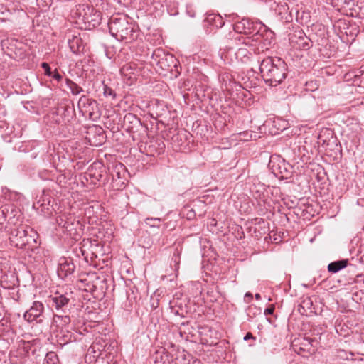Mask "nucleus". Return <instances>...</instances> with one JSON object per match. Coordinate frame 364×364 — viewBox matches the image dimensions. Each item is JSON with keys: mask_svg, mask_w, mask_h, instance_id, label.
<instances>
[{"mask_svg": "<svg viewBox=\"0 0 364 364\" xmlns=\"http://www.w3.org/2000/svg\"><path fill=\"white\" fill-rule=\"evenodd\" d=\"M363 14H364V11L363 12Z\"/></svg>", "mask_w": 364, "mask_h": 364, "instance_id": "49530a36", "label": "nucleus"}, {"mask_svg": "<svg viewBox=\"0 0 364 364\" xmlns=\"http://www.w3.org/2000/svg\"><path fill=\"white\" fill-rule=\"evenodd\" d=\"M100 136L101 137L102 139V141H103L105 139V136H104V133L102 132V134H100ZM102 141H100L99 142L98 144H93L92 145H95V146H98L100 144H102Z\"/></svg>", "mask_w": 364, "mask_h": 364, "instance_id": "f704fd0d", "label": "nucleus"}, {"mask_svg": "<svg viewBox=\"0 0 364 364\" xmlns=\"http://www.w3.org/2000/svg\"><path fill=\"white\" fill-rule=\"evenodd\" d=\"M77 10L79 15L82 16L83 21L88 22L95 21V18L92 16L94 11L92 6H90L88 4H79Z\"/></svg>", "mask_w": 364, "mask_h": 364, "instance_id": "ddd939ff", "label": "nucleus"}, {"mask_svg": "<svg viewBox=\"0 0 364 364\" xmlns=\"http://www.w3.org/2000/svg\"><path fill=\"white\" fill-rule=\"evenodd\" d=\"M154 61L160 66L162 69H165L166 61L169 58L173 60V57L171 55H166L162 49L155 50L151 55Z\"/></svg>", "mask_w": 364, "mask_h": 364, "instance_id": "f8f14e48", "label": "nucleus"}, {"mask_svg": "<svg viewBox=\"0 0 364 364\" xmlns=\"http://www.w3.org/2000/svg\"><path fill=\"white\" fill-rule=\"evenodd\" d=\"M234 30L239 33H244L245 36H250L255 32V26L248 18H242L234 24Z\"/></svg>", "mask_w": 364, "mask_h": 364, "instance_id": "9b49d317", "label": "nucleus"}, {"mask_svg": "<svg viewBox=\"0 0 364 364\" xmlns=\"http://www.w3.org/2000/svg\"><path fill=\"white\" fill-rule=\"evenodd\" d=\"M147 221H152V222L158 221V222H159V221H160V219H159V218H148V219H147ZM146 223H147V224H149V225H151V226H154V225H155L154 223L153 224H151V223H149V222H146Z\"/></svg>", "mask_w": 364, "mask_h": 364, "instance_id": "473e14b6", "label": "nucleus"}, {"mask_svg": "<svg viewBox=\"0 0 364 364\" xmlns=\"http://www.w3.org/2000/svg\"><path fill=\"white\" fill-rule=\"evenodd\" d=\"M264 39L263 34L258 31L252 36H240L232 41V46L228 49V53L234 54L235 58L242 63H247L255 51L254 47L257 42Z\"/></svg>", "mask_w": 364, "mask_h": 364, "instance_id": "f03ea898", "label": "nucleus"}, {"mask_svg": "<svg viewBox=\"0 0 364 364\" xmlns=\"http://www.w3.org/2000/svg\"><path fill=\"white\" fill-rule=\"evenodd\" d=\"M103 90H104L103 93L105 97L111 96V97H112L113 99L115 97V94H114V91L108 86L105 85Z\"/></svg>", "mask_w": 364, "mask_h": 364, "instance_id": "bb28decb", "label": "nucleus"}, {"mask_svg": "<svg viewBox=\"0 0 364 364\" xmlns=\"http://www.w3.org/2000/svg\"><path fill=\"white\" fill-rule=\"evenodd\" d=\"M348 260L342 259L330 263L328 265V270L331 273H336L346 267Z\"/></svg>", "mask_w": 364, "mask_h": 364, "instance_id": "6ab92c4d", "label": "nucleus"}, {"mask_svg": "<svg viewBox=\"0 0 364 364\" xmlns=\"http://www.w3.org/2000/svg\"><path fill=\"white\" fill-rule=\"evenodd\" d=\"M75 269V266L71 261L65 259L63 262L60 264L58 272L60 277H65L72 274L74 272Z\"/></svg>", "mask_w": 364, "mask_h": 364, "instance_id": "2eb2a0df", "label": "nucleus"}, {"mask_svg": "<svg viewBox=\"0 0 364 364\" xmlns=\"http://www.w3.org/2000/svg\"><path fill=\"white\" fill-rule=\"evenodd\" d=\"M250 338H254V337H253V336H252V334L251 333H247L245 336V337H244V340H245V341H247V340H249V339H250Z\"/></svg>", "mask_w": 364, "mask_h": 364, "instance_id": "72a5a7b5", "label": "nucleus"}, {"mask_svg": "<svg viewBox=\"0 0 364 364\" xmlns=\"http://www.w3.org/2000/svg\"><path fill=\"white\" fill-rule=\"evenodd\" d=\"M255 297H256L257 299H259L260 298V295H259V294H257L255 295Z\"/></svg>", "mask_w": 364, "mask_h": 364, "instance_id": "a19ab883", "label": "nucleus"}, {"mask_svg": "<svg viewBox=\"0 0 364 364\" xmlns=\"http://www.w3.org/2000/svg\"><path fill=\"white\" fill-rule=\"evenodd\" d=\"M259 70L265 83L276 87L287 77L288 67L280 58L267 57L261 61Z\"/></svg>", "mask_w": 364, "mask_h": 364, "instance_id": "f257e3e1", "label": "nucleus"}, {"mask_svg": "<svg viewBox=\"0 0 364 364\" xmlns=\"http://www.w3.org/2000/svg\"><path fill=\"white\" fill-rule=\"evenodd\" d=\"M343 5H346L350 7L351 11H354L355 13L359 14L361 11V6L364 5V1H342ZM345 8V6H342L341 9L338 10L341 11Z\"/></svg>", "mask_w": 364, "mask_h": 364, "instance_id": "aec40b11", "label": "nucleus"}, {"mask_svg": "<svg viewBox=\"0 0 364 364\" xmlns=\"http://www.w3.org/2000/svg\"><path fill=\"white\" fill-rule=\"evenodd\" d=\"M78 107L82 114L94 119L99 116V108L97 102L82 95L78 101Z\"/></svg>", "mask_w": 364, "mask_h": 364, "instance_id": "0eeeda50", "label": "nucleus"}, {"mask_svg": "<svg viewBox=\"0 0 364 364\" xmlns=\"http://www.w3.org/2000/svg\"><path fill=\"white\" fill-rule=\"evenodd\" d=\"M124 124L127 123L133 124L134 126L140 125L141 124V120L134 114L127 113L124 117Z\"/></svg>", "mask_w": 364, "mask_h": 364, "instance_id": "5701e85b", "label": "nucleus"}, {"mask_svg": "<svg viewBox=\"0 0 364 364\" xmlns=\"http://www.w3.org/2000/svg\"><path fill=\"white\" fill-rule=\"evenodd\" d=\"M333 355L339 360H349L352 359L353 354L351 352L347 351L341 348H336L333 352Z\"/></svg>", "mask_w": 364, "mask_h": 364, "instance_id": "412c9836", "label": "nucleus"}, {"mask_svg": "<svg viewBox=\"0 0 364 364\" xmlns=\"http://www.w3.org/2000/svg\"><path fill=\"white\" fill-rule=\"evenodd\" d=\"M68 45L70 50L75 54L83 51L84 45L80 36L73 35L71 38L68 39Z\"/></svg>", "mask_w": 364, "mask_h": 364, "instance_id": "4468645a", "label": "nucleus"}, {"mask_svg": "<svg viewBox=\"0 0 364 364\" xmlns=\"http://www.w3.org/2000/svg\"><path fill=\"white\" fill-rule=\"evenodd\" d=\"M349 14H350V15H351V16H353V11H351Z\"/></svg>", "mask_w": 364, "mask_h": 364, "instance_id": "a18cd8bd", "label": "nucleus"}, {"mask_svg": "<svg viewBox=\"0 0 364 364\" xmlns=\"http://www.w3.org/2000/svg\"><path fill=\"white\" fill-rule=\"evenodd\" d=\"M245 296L252 298V294L250 293H246Z\"/></svg>", "mask_w": 364, "mask_h": 364, "instance_id": "58836bf2", "label": "nucleus"}, {"mask_svg": "<svg viewBox=\"0 0 364 364\" xmlns=\"http://www.w3.org/2000/svg\"><path fill=\"white\" fill-rule=\"evenodd\" d=\"M312 305H313V303H312V301L310 299V298H306L301 301V303L300 304V307L303 309H311Z\"/></svg>", "mask_w": 364, "mask_h": 364, "instance_id": "a878e982", "label": "nucleus"}, {"mask_svg": "<svg viewBox=\"0 0 364 364\" xmlns=\"http://www.w3.org/2000/svg\"><path fill=\"white\" fill-rule=\"evenodd\" d=\"M42 68L44 70V74L47 76H51L52 71L50 70V65L47 63H43L41 64Z\"/></svg>", "mask_w": 364, "mask_h": 364, "instance_id": "cd10ccee", "label": "nucleus"}, {"mask_svg": "<svg viewBox=\"0 0 364 364\" xmlns=\"http://www.w3.org/2000/svg\"><path fill=\"white\" fill-rule=\"evenodd\" d=\"M124 174L125 166L122 163L113 165L110 170V175L113 181L122 178Z\"/></svg>", "mask_w": 364, "mask_h": 364, "instance_id": "f3484780", "label": "nucleus"}, {"mask_svg": "<svg viewBox=\"0 0 364 364\" xmlns=\"http://www.w3.org/2000/svg\"><path fill=\"white\" fill-rule=\"evenodd\" d=\"M261 26H262L264 28V30L267 32L266 35L267 36H270V40L268 42V44H270L271 43V40L273 39V36H274V33L270 31L269 33L267 32V28L266 27V26L264 25H262Z\"/></svg>", "mask_w": 364, "mask_h": 364, "instance_id": "c756f323", "label": "nucleus"}, {"mask_svg": "<svg viewBox=\"0 0 364 364\" xmlns=\"http://www.w3.org/2000/svg\"><path fill=\"white\" fill-rule=\"evenodd\" d=\"M269 167L272 173L279 178L287 179L291 176V166L279 157H272Z\"/></svg>", "mask_w": 364, "mask_h": 364, "instance_id": "423d86ee", "label": "nucleus"}, {"mask_svg": "<svg viewBox=\"0 0 364 364\" xmlns=\"http://www.w3.org/2000/svg\"><path fill=\"white\" fill-rule=\"evenodd\" d=\"M80 251L82 252V254L84 255V250H82V248L80 249Z\"/></svg>", "mask_w": 364, "mask_h": 364, "instance_id": "37998d69", "label": "nucleus"}, {"mask_svg": "<svg viewBox=\"0 0 364 364\" xmlns=\"http://www.w3.org/2000/svg\"><path fill=\"white\" fill-rule=\"evenodd\" d=\"M274 307H271V308H267L264 310V314L266 315L267 314H272L273 312H274Z\"/></svg>", "mask_w": 364, "mask_h": 364, "instance_id": "2f4dec72", "label": "nucleus"}, {"mask_svg": "<svg viewBox=\"0 0 364 364\" xmlns=\"http://www.w3.org/2000/svg\"><path fill=\"white\" fill-rule=\"evenodd\" d=\"M317 345L318 341L314 338L299 336L292 341L291 346L296 353L308 357L316 350Z\"/></svg>", "mask_w": 364, "mask_h": 364, "instance_id": "39448f33", "label": "nucleus"}, {"mask_svg": "<svg viewBox=\"0 0 364 364\" xmlns=\"http://www.w3.org/2000/svg\"><path fill=\"white\" fill-rule=\"evenodd\" d=\"M235 88H236V90H237H237H240V89L242 88V87H241V85H237V84H235Z\"/></svg>", "mask_w": 364, "mask_h": 364, "instance_id": "4c0bfd02", "label": "nucleus"}, {"mask_svg": "<svg viewBox=\"0 0 364 364\" xmlns=\"http://www.w3.org/2000/svg\"><path fill=\"white\" fill-rule=\"evenodd\" d=\"M70 323V318L69 316H60L54 314L53 318V325L58 328H63L67 327Z\"/></svg>", "mask_w": 364, "mask_h": 364, "instance_id": "a211bd4d", "label": "nucleus"}, {"mask_svg": "<svg viewBox=\"0 0 364 364\" xmlns=\"http://www.w3.org/2000/svg\"><path fill=\"white\" fill-rule=\"evenodd\" d=\"M43 364H59L58 358L55 353L54 352H48Z\"/></svg>", "mask_w": 364, "mask_h": 364, "instance_id": "b1692460", "label": "nucleus"}, {"mask_svg": "<svg viewBox=\"0 0 364 364\" xmlns=\"http://www.w3.org/2000/svg\"><path fill=\"white\" fill-rule=\"evenodd\" d=\"M50 303L52 307L56 311H65V309L68 306L70 301V294L68 293H60L56 291L49 296Z\"/></svg>", "mask_w": 364, "mask_h": 364, "instance_id": "1a4fd4ad", "label": "nucleus"}, {"mask_svg": "<svg viewBox=\"0 0 364 364\" xmlns=\"http://www.w3.org/2000/svg\"><path fill=\"white\" fill-rule=\"evenodd\" d=\"M93 15H94V16H96L97 18H100L101 16V13L100 11H96Z\"/></svg>", "mask_w": 364, "mask_h": 364, "instance_id": "e433bc0d", "label": "nucleus"}, {"mask_svg": "<svg viewBox=\"0 0 364 364\" xmlns=\"http://www.w3.org/2000/svg\"><path fill=\"white\" fill-rule=\"evenodd\" d=\"M187 13L188 14V15L191 16V17H194L196 14L194 11H187Z\"/></svg>", "mask_w": 364, "mask_h": 364, "instance_id": "c9c22d12", "label": "nucleus"}, {"mask_svg": "<svg viewBox=\"0 0 364 364\" xmlns=\"http://www.w3.org/2000/svg\"><path fill=\"white\" fill-rule=\"evenodd\" d=\"M331 4L333 6V7H336L337 6V4H334V1H331Z\"/></svg>", "mask_w": 364, "mask_h": 364, "instance_id": "ea45409f", "label": "nucleus"}, {"mask_svg": "<svg viewBox=\"0 0 364 364\" xmlns=\"http://www.w3.org/2000/svg\"><path fill=\"white\" fill-rule=\"evenodd\" d=\"M208 21H214L215 23V26L218 28H221L224 25V22L220 16H214L212 18H208Z\"/></svg>", "mask_w": 364, "mask_h": 364, "instance_id": "393cba45", "label": "nucleus"}, {"mask_svg": "<svg viewBox=\"0 0 364 364\" xmlns=\"http://www.w3.org/2000/svg\"><path fill=\"white\" fill-rule=\"evenodd\" d=\"M275 3L274 10L276 13L281 17L282 19L288 21V17L290 16L289 7L286 1H279Z\"/></svg>", "mask_w": 364, "mask_h": 364, "instance_id": "dca6fc26", "label": "nucleus"}, {"mask_svg": "<svg viewBox=\"0 0 364 364\" xmlns=\"http://www.w3.org/2000/svg\"><path fill=\"white\" fill-rule=\"evenodd\" d=\"M194 363H195L200 364V361L197 360H195V361H194Z\"/></svg>", "mask_w": 364, "mask_h": 364, "instance_id": "79ce46f5", "label": "nucleus"}, {"mask_svg": "<svg viewBox=\"0 0 364 364\" xmlns=\"http://www.w3.org/2000/svg\"><path fill=\"white\" fill-rule=\"evenodd\" d=\"M65 84L70 90L71 93L74 95H77L83 92V89L70 79L67 78L65 80Z\"/></svg>", "mask_w": 364, "mask_h": 364, "instance_id": "4be33fe9", "label": "nucleus"}, {"mask_svg": "<svg viewBox=\"0 0 364 364\" xmlns=\"http://www.w3.org/2000/svg\"><path fill=\"white\" fill-rule=\"evenodd\" d=\"M37 232L32 228L21 225L11 231L9 240L12 245L23 248L26 245L36 244Z\"/></svg>", "mask_w": 364, "mask_h": 364, "instance_id": "20e7f679", "label": "nucleus"}, {"mask_svg": "<svg viewBox=\"0 0 364 364\" xmlns=\"http://www.w3.org/2000/svg\"><path fill=\"white\" fill-rule=\"evenodd\" d=\"M108 26L111 35L118 41H132L134 39L133 26L124 16H112Z\"/></svg>", "mask_w": 364, "mask_h": 364, "instance_id": "7ed1b4c3", "label": "nucleus"}, {"mask_svg": "<svg viewBox=\"0 0 364 364\" xmlns=\"http://www.w3.org/2000/svg\"><path fill=\"white\" fill-rule=\"evenodd\" d=\"M128 129H132L133 128V126H128L127 127Z\"/></svg>", "mask_w": 364, "mask_h": 364, "instance_id": "c03bdc74", "label": "nucleus"}, {"mask_svg": "<svg viewBox=\"0 0 364 364\" xmlns=\"http://www.w3.org/2000/svg\"><path fill=\"white\" fill-rule=\"evenodd\" d=\"M43 311V304L38 301H33L30 309L24 313V319L28 322H33L39 318Z\"/></svg>", "mask_w": 364, "mask_h": 364, "instance_id": "9d476101", "label": "nucleus"}, {"mask_svg": "<svg viewBox=\"0 0 364 364\" xmlns=\"http://www.w3.org/2000/svg\"><path fill=\"white\" fill-rule=\"evenodd\" d=\"M53 80L57 82H60L63 80V76L58 72L57 69H55L51 74L50 76Z\"/></svg>", "mask_w": 364, "mask_h": 364, "instance_id": "c85d7f7f", "label": "nucleus"}, {"mask_svg": "<svg viewBox=\"0 0 364 364\" xmlns=\"http://www.w3.org/2000/svg\"><path fill=\"white\" fill-rule=\"evenodd\" d=\"M289 42L293 48L304 50H309L313 45L311 40L301 30H296L290 34Z\"/></svg>", "mask_w": 364, "mask_h": 364, "instance_id": "6e6552de", "label": "nucleus"}, {"mask_svg": "<svg viewBox=\"0 0 364 364\" xmlns=\"http://www.w3.org/2000/svg\"><path fill=\"white\" fill-rule=\"evenodd\" d=\"M89 176L90 177L95 178L97 181H100L101 178L102 177V175L101 173L97 174L95 176V174L89 173Z\"/></svg>", "mask_w": 364, "mask_h": 364, "instance_id": "7c9ffc66", "label": "nucleus"}]
</instances>
